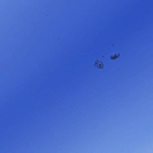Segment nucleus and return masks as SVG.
I'll return each mask as SVG.
<instances>
[{"label": "nucleus", "instance_id": "nucleus-1", "mask_svg": "<svg viewBox=\"0 0 153 153\" xmlns=\"http://www.w3.org/2000/svg\"><path fill=\"white\" fill-rule=\"evenodd\" d=\"M111 59L112 60H114L115 59V58H114V56H112L111 57Z\"/></svg>", "mask_w": 153, "mask_h": 153}, {"label": "nucleus", "instance_id": "nucleus-2", "mask_svg": "<svg viewBox=\"0 0 153 153\" xmlns=\"http://www.w3.org/2000/svg\"><path fill=\"white\" fill-rule=\"evenodd\" d=\"M114 58H115V59H117L118 57V56L116 54L114 56Z\"/></svg>", "mask_w": 153, "mask_h": 153}, {"label": "nucleus", "instance_id": "nucleus-3", "mask_svg": "<svg viewBox=\"0 0 153 153\" xmlns=\"http://www.w3.org/2000/svg\"><path fill=\"white\" fill-rule=\"evenodd\" d=\"M99 65V66H100V67L101 66V64H100Z\"/></svg>", "mask_w": 153, "mask_h": 153}]
</instances>
